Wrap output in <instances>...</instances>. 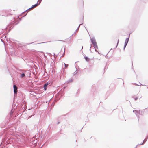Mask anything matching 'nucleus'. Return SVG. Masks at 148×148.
Masks as SVG:
<instances>
[{"instance_id":"nucleus-3","label":"nucleus","mask_w":148,"mask_h":148,"mask_svg":"<svg viewBox=\"0 0 148 148\" xmlns=\"http://www.w3.org/2000/svg\"><path fill=\"white\" fill-rule=\"evenodd\" d=\"M13 88H14V93H16L17 92V87L15 86V85H14L13 86Z\"/></svg>"},{"instance_id":"nucleus-14","label":"nucleus","mask_w":148,"mask_h":148,"mask_svg":"<svg viewBox=\"0 0 148 148\" xmlns=\"http://www.w3.org/2000/svg\"><path fill=\"white\" fill-rule=\"evenodd\" d=\"M81 25V24H80L79 25V26L78 27V29L79 28V26H80V25Z\"/></svg>"},{"instance_id":"nucleus-8","label":"nucleus","mask_w":148,"mask_h":148,"mask_svg":"<svg viewBox=\"0 0 148 148\" xmlns=\"http://www.w3.org/2000/svg\"><path fill=\"white\" fill-rule=\"evenodd\" d=\"M85 58V60L87 61H88L89 60V59L88 58H87V57L86 56H85L84 57Z\"/></svg>"},{"instance_id":"nucleus-11","label":"nucleus","mask_w":148,"mask_h":148,"mask_svg":"<svg viewBox=\"0 0 148 148\" xmlns=\"http://www.w3.org/2000/svg\"><path fill=\"white\" fill-rule=\"evenodd\" d=\"M64 65H65V67H67L68 66V64H64Z\"/></svg>"},{"instance_id":"nucleus-13","label":"nucleus","mask_w":148,"mask_h":148,"mask_svg":"<svg viewBox=\"0 0 148 148\" xmlns=\"http://www.w3.org/2000/svg\"><path fill=\"white\" fill-rule=\"evenodd\" d=\"M118 42H119V40H118V42H117V45L115 47V48H116V47H117V45H118Z\"/></svg>"},{"instance_id":"nucleus-4","label":"nucleus","mask_w":148,"mask_h":148,"mask_svg":"<svg viewBox=\"0 0 148 148\" xmlns=\"http://www.w3.org/2000/svg\"><path fill=\"white\" fill-rule=\"evenodd\" d=\"M38 5V4L37 3L34 4V5H33L30 8L28 9L27 10H29L31 8H33L34 7H36Z\"/></svg>"},{"instance_id":"nucleus-7","label":"nucleus","mask_w":148,"mask_h":148,"mask_svg":"<svg viewBox=\"0 0 148 148\" xmlns=\"http://www.w3.org/2000/svg\"><path fill=\"white\" fill-rule=\"evenodd\" d=\"M25 76V74L23 73H22L21 75V77L22 78L24 77Z\"/></svg>"},{"instance_id":"nucleus-12","label":"nucleus","mask_w":148,"mask_h":148,"mask_svg":"<svg viewBox=\"0 0 148 148\" xmlns=\"http://www.w3.org/2000/svg\"><path fill=\"white\" fill-rule=\"evenodd\" d=\"M125 45H125H124V49H125L126 45Z\"/></svg>"},{"instance_id":"nucleus-5","label":"nucleus","mask_w":148,"mask_h":148,"mask_svg":"<svg viewBox=\"0 0 148 148\" xmlns=\"http://www.w3.org/2000/svg\"><path fill=\"white\" fill-rule=\"evenodd\" d=\"M129 37H130V36H129V37L128 38H127L125 40V45H127V43L129 41Z\"/></svg>"},{"instance_id":"nucleus-2","label":"nucleus","mask_w":148,"mask_h":148,"mask_svg":"<svg viewBox=\"0 0 148 148\" xmlns=\"http://www.w3.org/2000/svg\"><path fill=\"white\" fill-rule=\"evenodd\" d=\"M133 112L135 113L137 117H139L140 115V110H134Z\"/></svg>"},{"instance_id":"nucleus-9","label":"nucleus","mask_w":148,"mask_h":148,"mask_svg":"<svg viewBox=\"0 0 148 148\" xmlns=\"http://www.w3.org/2000/svg\"><path fill=\"white\" fill-rule=\"evenodd\" d=\"M41 0H39L38 1V2L37 3L38 4V5L40 3H41Z\"/></svg>"},{"instance_id":"nucleus-1","label":"nucleus","mask_w":148,"mask_h":148,"mask_svg":"<svg viewBox=\"0 0 148 148\" xmlns=\"http://www.w3.org/2000/svg\"><path fill=\"white\" fill-rule=\"evenodd\" d=\"M91 41L94 47L95 51H97L96 50V48H97V45L96 42L94 38H92L91 39Z\"/></svg>"},{"instance_id":"nucleus-6","label":"nucleus","mask_w":148,"mask_h":148,"mask_svg":"<svg viewBox=\"0 0 148 148\" xmlns=\"http://www.w3.org/2000/svg\"><path fill=\"white\" fill-rule=\"evenodd\" d=\"M48 84L47 83H46L44 85V89L45 90H46V89H47V86L48 85Z\"/></svg>"},{"instance_id":"nucleus-10","label":"nucleus","mask_w":148,"mask_h":148,"mask_svg":"<svg viewBox=\"0 0 148 148\" xmlns=\"http://www.w3.org/2000/svg\"><path fill=\"white\" fill-rule=\"evenodd\" d=\"M146 139H145V140H144V141H143V143H142V144H140V145H142L143 144H144V143L146 142Z\"/></svg>"},{"instance_id":"nucleus-15","label":"nucleus","mask_w":148,"mask_h":148,"mask_svg":"<svg viewBox=\"0 0 148 148\" xmlns=\"http://www.w3.org/2000/svg\"><path fill=\"white\" fill-rule=\"evenodd\" d=\"M90 51H91V47H90Z\"/></svg>"}]
</instances>
